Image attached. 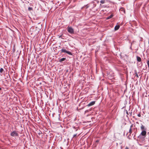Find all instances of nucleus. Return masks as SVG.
<instances>
[{"label":"nucleus","mask_w":149,"mask_h":149,"mask_svg":"<svg viewBox=\"0 0 149 149\" xmlns=\"http://www.w3.org/2000/svg\"><path fill=\"white\" fill-rule=\"evenodd\" d=\"M146 134V130H143L142 131L140 135L138 136V138L140 139H144V138Z\"/></svg>","instance_id":"f257e3e1"},{"label":"nucleus","mask_w":149,"mask_h":149,"mask_svg":"<svg viewBox=\"0 0 149 149\" xmlns=\"http://www.w3.org/2000/svg\"><path fill=\"white\" fill-rule=\"evenodd\" d=\"M67 29V31L69 33L71 34L74 33V30L71 27L68 26Z\"/></svg>","instance_id":"f03ea898"},{"label":"nucleus","mask_w":149,"mask_h":149,"mask_svg":"<svg viewBox=\"0 0 149 149\" xmlns=\"http://www.w3.org/2000/svg\"><path fill=\"white\" fill-rule=\"evenodd\" d=\"M10 135L12 136H18V134L17 131H14L11 132Z\"/></svg>","instance_id":"7ed1b4c3"},{"label":"nucleus","mask_w":149,"mask_h":149,"mask_svg":"<svg viewBox=\"0 0 149 149\" xmlns=\"http://www.w3.org/2000/svg\"><path fill=\"white\" fill-rule=\"evenodd\" d=\"M61 51L62 52L66 53L69 55H72V53H71V52H69L68 51H67V50H66L65 49H64L63 48L61 49Z\"/></svg>","instance_id":"20e7f679"},{"label":"nucleus","mask_w":149,"mask_h":149,"mask_svg":"<svg viewBox=\"0 0 149 149\" xmlns=\"http://www.w3.org/2000/svg\"><path fill=\"white\" fill-rule=\"evenodd\" d=\"M133 127V125H131L130 128L129 130V133H130L129 135H130L132 133V127Z\"/></svg>","instance_id":"39448f33"},{"label":"nucleus","mask_w":149,"mask_h":149,"mask_svg":"<svg viewBox=\"0 0 149 149\" xmlns=\"http://www.w3.org/2000/svg\"><path fill=\"white\" fill-rule=\"evenodd\" d=\"M120 12L122 13H125V9L123 8H121L119 9Z\"/></svg>","instance_id":"423d86ee"},{"label":"nucleus","mask_w":149,"mask_h":149,"mask_svg":"<svg viewBox=\"0 0 149 149\" xmlns=\"http://www.w3.org/2000/svg\"><path fill=\"white\" fill-rule=\"evenodd\" d=\"M95 103V101L91 102H90L89 104H88L87 106L88 107L92 106Z\"/></svg>","instance_id":"0eeeda50"},{"label":"nucleus","mask_w":149,"mask_h":149,"mask_svg":"<svg viewBox=\"0 0 149 149\" xmlns=\"http://www.w3.org/2000/svg\"><path fill=\"white\" fill-rule=\"evenodd\" d=\"M120 28V26L119 25H116L115 27V28H114V29H115V30H118V29H119V28Z\"/></svg>","instance_id":"6e6552de"},{"label":"nucleus","mask_w":149,"mask_h":149,"mask_svg":"<svg viewBox=\"0 0 149 149\" xmlns=\"http://www.w3.org/2000/svg\"><path fill=\"white\" fill-rule=\"evenodd\" d=\"M141 128L142 131H143V130H146V129H145V128L144 126L143 125H142L141 126Z\"/></svg>","instance_id":"1a4fd4ad"},{"label":"nucleus","mask_w":149,"mask_h":149,"mask_svg":"<svg viewBox=\"0 0 149 149\" xmlns=\"http://www.w3.org/2000/svg\"><path fill=\"white\" fill-rule=\"evenodd\" d=\"M137 61L139 62H140L141 61V58L139 56H137Z\"/></svg>","instance_id":"9d476101"},{"label":"nucleus","mask_w":149,"mask_h":149,"mask_svg":"<svg viewBox=\"0 0 149 149\" xmlns=\"http://www.w3.org/2000/svg\"><path fill=\"white\" fill-rule=\"evenodd\" d=\"M66 60V58H62L61 59L59 60V61L60 62H62V61H64L65 60Z\"/></svg>","instance_id":"9b49d317"},{"label":"nucleus","mask_w":149,"mask_h":149,"mask_svg":"<svg viewBox=\"0 0 149 149\" xmlns=\"http://www.w3.org/2000/svg\"><path fill=\"white\" fill-rule=\"evenodd\" d=\"M113 16V15H110L109 16V17H107V19H110Z\"/></svg>","instance_id":"f8f14e48"},{"label":"nucleus","mask_w":149,"mask_h":149,"mask_svg":"<svg viewBox=\"0 0 149 149\" xmlns=\"http://www.w3.org/2000/svg\"><path fill=\"white\" fill-rule=\"evenodd\" d=\"M100 2L101 3L103 4L105 3V1L104 0H101Z\"/></svg>","instance_id":"ddd939ff"},{"label":"nucleus","mask_w":149,"mask_h":149,"mask_svg":"<svg viewBox=\"0 0 149 149\" xmlns=\"http://www.w3.org/2000/svg\"><path fill=\"white\" fill-rule=\"evenodd\" d=\"M3 71V69L2 68H1L0 69V72H2Z\"/></svg>","instance_id":"4468645a"},{"label":"nucleus","mask_w":149,"mask_h":149,"mask_svg":"<svg viewBox=\"0 0 149 149\" xmlns=\"http://www.w3.org/2000/svg\"><path fill=\"white\" fill-rule=\"evenodd\" d=\"M33 10V9H32V8H31V7H29L28 8V10Z\"/></svg>","instance_id":"2eb2a0df"},{"label":"nucleus","mask_w":149,"mask_h":149,"mask_svg":"<svg viewBox=\"0 0 149 149\" xmlns=\"http://www.w3.org/2000/svg\"><path fill=\"white\" fill-rule=\"evenodd\" d=\"M147 64L148 66V68H149V61H147Z\"/></svg>","instance_id":"dca6fc26"},{"label":"nucleus","mask_w":149,"mask_h":149,"mask_svg":"<svg viewBox=\"0 0 149 149\" xmlns=\"http://www.w3.org/2000/svg\"><path fill=\"white\" fill-rule=\"evenodd\" d=\"M135 74H136V77H137L138 78L139 77V76L137 74V73H135Z\"/></svg>","instance_id":"f3484780"},{"label":"nucleus","mask_w":149,"mask_h":149,"mask_svg":"<svg viewBox=\"0 0 149 149\" xmlns=\"http://www.w3.org/2000/svg\"><path fill=\"white\" fill-rule=\"evenodd\" d=\"M138 116L139 117H140L141 116L140 114H138Z\"/></svg>","instance_id":"a211bd4d"},{"label":"nucleus","mask_w":149,"mask_h":149,"mask_svg":"<svg viewBox=\"0 0 149 149\" xmlns=\"http://www.w3.org/2000/svg\"><path fill=\"white\" fill-rule=\"evenodd\" d=\"M77 134H74V135H73V137H74L75 136H76Z\"/></svg>","instance_id":"6ab92c4d"},{"label":"nucleus","mask_w":149,"mask_h":149,"mask_svg":"<svg viewBox=\"0 0 149 149\" xmlns=\"http://www.w3.org/2000/svg\"><path fill=\"white\" fill-rule=\"evenodd\" d=\"M125 149H129V148L127 147H126L125 148Z\"/></svg>","instance_id":"aec40b11"},{"label":"nucleus","mask_w":149,"mask_h":149,"mask_svg":"<svg viewBox=\"0 0 149 149\" xmlns=\"http://www.w3.org/2000/svg\"><path fill=\"white\" fill-rule=\"evenodd\" d=\"M126 113H127V115L128 114V111H127Z\"/></svg>","instance_id":"412c9836"},{"label":"nucleus","mask_w":149,"mask_h":149,"mask_svg":"<svg viewBox=\"0 0 149 149\" xmlns=\"http://www.w3.org/2000/svg\"><path fill=\"white\" fill-rule=\"evenodd\" d=\"M1 88H0V90H1Z\"/></svg>","instance_id":"4be33fe9"},{"label":"nucleus","mask_w":149,"mask_h":149,"mask_svg":"<svg viewBox=\"0 0 149 149\" xmlns=\"http://www.w3.org/2000/svg\"><path fill=\"white\" fill-rule=\"evenodd\" d=\"M148 43H149V41H148Z\"/></svg>","instance_id":"5701e85b"},{"label":"nucleus","mask_w":149,"mask_h":149,"mask_svg":"<svg viewBox=\"0 0 149 149\" xmlns=\"http://www.w3.org/2000/svg\"><path fill=\"white\" fill-rule=\"evenodd\" d=\"M135 136V135H134V136Z\"/></svg>","instance_id":"b1692460"}]
</instances>
